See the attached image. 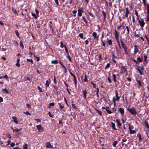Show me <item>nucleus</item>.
<instances>
[{
  "label": "nucleus",
  "mask_w": 149,
  "mask_h": 149,
  "mask_svg": "<svg viewBox=\"0 0 149 149\" xmlns=\"http://www.w3.org/2000/svg\"><path fill=\"white\" fill-rule=\"evenodd\" d=\"M95 110L97 111V112L100 115V116H101L102 115V112L96 109H95Z\"/></svg>",
  "instance_id": "f3484780"
},
{
  "label": "nucleus",
  "mask_w": 149,
  "mask_h": 149,
  "mask_svg": "<svg viewBox=\"0 0 149 149\" xmlns=\"http://www.w3.org/2000/svg\"><path fill=\"white\" fill-rule=\"evenodd\" d=\"M2 77H3V78L6 79H8V76L6 75H5L4 76H2Z\"/></svg>",
  "instance_id": "a19ab883"
},
{
  "label": "nucleus",
  "mask_w": 149,
  "mask_h": 149,
  "mask_svg": "<svg viewBox=\"0 0 149 149\" xmlns=\"http://www.w3.org/2000/svg\"><path fill=\"white\" fill-rule=\"evenodd\" d=\"M113 77V81L116 82V75L115 74H113L112 75Z\"/></svg>",
  "instance_id": "a878e982"
},
{
  "label": "nucleus",
  "mask_w": 149,
  "mask_h": 149,
  "mask_svg": "<svg viewBox=\"0 0 149 149\" xmlns=\"http://www.w3.org/2000/svg\"><path fill=\"white\" fill-rule=\"evenodd\" d=\"M107 79L110 83H111L112 81H111V79L109 77H108Z\"/></svg>",
  "instance_id": "603ef678"
},
{
  "label": "nucleus",
  "mask_w": 149,
  "mask_h": 149,
  "mask_svg": "<svg viewBox=\"0 0 149 149\" xmlns=\"http://www.w3.org/2000/svg\"><path fill=\"white\" fill-rule=\"evenodd\" d=\"M137 61L139 62H142L143 59L139 57L137 58Z\"/></svg>",
  "instance_id": "b1692460"
},
{
  "label": "nucleus",
  "mask_w": 149,
  "mask_h": 149,
  "mask_svg": "<svg viewBox=\"0 0 149 149\" xmlns=\"http://www.w3.org/2000/svg\"><path fill=\"white\" fill-rule=\"evenodd\" d=\"M12 11L15 14L17 13V11L15 9H14L13 8H12Z\"/></svg>",
  "instance_id": "49530a36"
},
{
  "label": "nucleus",
  "mask_w": 149,
  "mask_h": 149,
  "mask_svg": "<svg viewBox=\"0 0 149 149\" xmlns=\"http://www.w3.org/2000/svg\"><path fill=\"white\" fill-rule=\"evenodd\" d=\"M52 63L56 64V60H53L52 61Z\"/></svg>",
  "instance_id": "0e129e2a"
},
{
  "label": "nucleus",
  "mask_w": 149,
  "mask_h": 149,
  "mask_svg": "<svg viewBox=\"0 0 149 149\" xmlns=\"http://www.w3.org/2000/svg\"><path fill=\"white\" fill-rule=\"evenodd\" d=\"M38 89L39 90L40 92H42V88L39 86H38Z\"/></svg>",
  "instance_id": "37998d69"
},
{
  "label": "nucleus",
  "mask_w": 149,
  "mask_h": 149,
  "mask_svg": "<svg viewBox=\"0 0 149 149\" xmlns=\"http://www.w3.org/2000/svg\"><path fill=\"white\" fill-rule=\"evenodd\" d=\"M114 35L116 39L119 38V33H118L116 30L115 31Z\"/></svg>",
  "instance_id": "1a4fd4ad"
},
{
  "label": "nucleus",
  "mask_w": 149,
  "mask_h": 149,
  "mask_svg": "<svg viewBox=\"0 0 149 149\" xmlns=\"http://www.w3.org/2000/svg\"><path fill=\"white\" fill-rule=\"evenodd\" d=\"M107 41L109 44V46H110L112 45V41L111 40L109 39L108 38H107Z\"/></svg>",
  "instance_id": "ddd939ff"
},
{
  "label": "nucleus",
  "mask_w": 149,
  "mask_h": 149,
  "mask_svg": "<svg viewBox=\"0 0 149 149\" xmlns=\"http://www.w3.org/2000/svg\"><path fill=\"white\" fill-rule=\"evenodd\" d=\"M49 82L48 80H47L46 81L45 85L47 86V87H49Z\"/></svg>",
  "instance_id": "473e14b6"
},
{
  "label": "nucleus",
  "mask_w": 149,
  "mask_h": 149,
  "mask_svg": "<svg viewBox=\"0 0 149 149\" xmlns=\"http://www.w3.org/2000/svg\"><path fill=\"white\" fill-rule=\"evenodd\" d=\"M26 106L28 108H31V106L29 104H26Z\"/></svg>",
  "instance_id": "5fc2aeb1"
},
{
  "label": "nucleus",
  "mask_w": 149,
  "mask_h": 149,
  "mask_svg": "<svg viewBox=\"0 0 149 149\" xmlns=\"http://www.w3.org/2000/svg\"><path fill=\"white\" fill-rule=\"evenodd\" d=\"M87 92L86 91H83V94L84 96V98L86 99V98Z\"/></svg>",
  "instance_id": "5701e85b"
},
{
  "label": "nucleus",
  "mask_w": 149,
  "mask_h": 149,
  "mask_svg": "<svg viewBox=\"0 0 149 149\" xmlns=\"http://www.w3.org/2000/svg\"><path fill=\"white\" fill-rule=\"evenodd\" d=\"M61 48H63V47H64L65 48V47H66L65 46V45H63V42L61 41Z\"/></svg>",
  "instance_id": "e433bc0d"
},
{
  "label": "nucleus",
  "mask_w": 149,
  "mask_h": 149,
  "mask_svg": "<svg viewBox=\"0 0 149 149\" xmlns=\"http://www.w3.org/2000/svg\"><path fill=\"white\" fill-rule=\"evenodd\" d=\"M106 110L109 114H111L112 113V112L111 111L110 109H109V107H106Z\"/></svg>",
  "instance_id": "6e6552de"
},
{
  "label": "nucleus",
  "mask_w": 149,
  "mask_h": 149,
  "mask_svg": "<svg viewBox=\"0 0 149 149\" xmlns=\"http://www.w3.org/2000/svg\"><path fill=\"white\" fill-rule=\"evenodd\" d=\"M134 12L135 13V14H136V16L138 17V12H137V11L136 10H134Z\"/></svg>",
  "instance_id": "052dcab7"
},
{
  "label": "nucleus",
  "mask_w": 149,
  "mask_h": 149,
  "mask_svg": "<svg viewBox=\"0 0 149 149\" xmlns=\"http://www.w3.org/2000/svg\"><path fill=\"white\" fill-rule=\"evenodd\" d=\"M111 124L112 125L111 127L112 128L113 130H116V128L115 127V123H113V122H111Z\"/></svg>",
  "instance_id": "412c9836"
},
{
  "label": "nucleus",
  "mask_w": 149,
  "mask_h": 149,
  "mask_svg": "<svg viewBox=\"0 0 149 149\" xmlns=\"http://www.w3.org/2000/svg\"><path fill=\"white\" fill-rule=\"evenodd\" d=\"M115 94H116V100L117 101H118L119 100V99H120V97H118V93L116 92V93H115Z\"/></svg>",
  "instance_id": "a211bd4d"
},
{
  "label": "nucleus",
  "mask_w": 149,
  "mask_h": 149,
  "mask_svg": "<svg viewBox=\"0 0 149 149\" xmlns=\"http://www.w3.org/2000/svg\"><path fill=\"white\" fill-rule=\"evenodd\" d=\"M99 57L100 59L101 60H102L103 59L102 58V55L100 54L99 55Z\"/></svg>",
  "instance_id": "69168bd1"
},
{
  "label": "nucleus",
  "mask_w": 149,
  "mask_h": 149,
  "mask_svg": "<svg viewBox=\"0 0 149 149\" xmlns=\"http://www.w3.org/2000/svg\"><path fill=\"white\" fill-rule=\"evenodd\" d=\"M143 58H144V61L145 62L146 61L147 58L146 56V55H144L143 56Z\"/></svg>",
  "instance_id": "c03bdc74"
},
{
  "label": "nucleus",
  "mask_w": 149,
  "mask_h": 149,
  "mask_svg": "<svg viewBox=\"0 0 149 149\" xmlns=\"http://www.w3.org/2000/svg\"><path fill=\"white\" fill-rule=\"evenodd\" d=\"M19 45L22 48V49H23L24 48V46L22 43V41H21L20 42Z\"/></svg>",
  "instance_id": "72a5a7b5"
},
{
  "label": "nucleus",
  "mask_w": 149,
  "mask_h": 149,
  "mask_svg": "<svg viewBox=\"0 0 149 149\" xmlns=\"http://www.w3.org/2000/svg\"><path fill=\"white\" fill-rule=\"evenodd\" d=\"M120 68H121V73H125V72L126 71L127 68L125 66H123L122 65L120 66Z\"/></svg>",
  "instance_id": "20e7f679"
},
{
  "label": "nucleus",
  "mask_w": 149,
  "mask_h": 149,
  "mask_svg": "<svg viewBox=\"0 0 149 149\" xmlns=\"http://www.w3.org/2000/svg\"><path fill=\"white\" fill-rule=\"evenodd\" d=\"M10 146L11 147H13L14 146H15V143H13V142L11 143H10Z\"/></svg>",
  "instance_id": "ea45409f"
},
{
  "label": "nucleus",
  "mask_w": 149,
  "mask_h": 149,
  "mask_svg": "<svg viewBox=\"0 0 149 149\" xmlns=\"http://www.w3.org/2000/svg\"><path fill=\"white\" fill-rule=\"evenodd\" d=\"M126 29H127V34L128 35L129 33V27L128 26H126Z\"/></svg>",
  "instance_id": "f704fd0d"
},
{
  "label": "nucleus",
  "mask_w": 149,
  "mask_h": 149,
  "mask_svg": "<svg viewBox=\"0 0 149 149\" xmlns=\"http://www.w3.org/2000/svg\"><path fill=\"white\" fill-rule=\"evenodd\" d=\"M129 130L130 134H134L136 133V131L135 130H130V128H129Z\"/></svg>",
  "instance_id": "393cba45"
},
{
  "label": "nucleus",
  "mask_w": 149,
  "mask_h": 149,
  "mask_svg": "<svg viewBox=\"0 0 149 149\" xmlns=\"http://www.w3.org/2000/svg\"><path fill=\"white\" fill-rule=\"evenodd\" d=\"M96 89H97V91H96V94L97 95V97L98 98L99 97V95H98V93H99V88H97Z\"/></svg>",
  "instance_id": "bb28decb"
},
{
  "label": "nucleus",
  "mask_w": 149,
  "mask_h": 149,
  "mask_svg": "<svg viewBox=\"0 0 149 149\" xmlns=\"http://www.w3.org/2000/svg\"><path fill=\"white\" fill-rule=\"evenodd\" d=\"M27 146L28 144H24L23 146V149H28Z\"/></svg>",
  "instance_id": "c756f323"
},
{
  "label": "nucleus",
  "mask_w": 149,
  "mask_h": 149,
  "mask_svg": "<svg viewBox=\"0 0 149 149\" xmlns=\"http://www.w3.org/2000/svg\"><path fill=\"white\" fill-rule=\"evenodd\" d=\"M36 127L39 132H41L43 131V129L40 125H37Z\"/></svg>",
  "instance_id": "39448f33"
},
{
  "label": "nucleus",
  "mask_w": 149,
  "mask_h": 149,
  "mask_svg": "<svg viewBox=\"0 0 149 149\" xmlns=\"http://www.w3.org/2000/svg\"><path fill=\"white\" fill-rule=\"evenodd\" d=\"M118 143V142L117 141H114L112 144L113 146L114 147H116V145Z\"/></svg>",
  "instance_id": "aec40b11"
},
{
  "label": "nucleus",
  "mask_w": 149,
  "mask_h": 149,
  "mask_svg": "<svg viewBox=\"0 0 149 149\" xmlns=\"http://www.w3.org/2000/svg\"><path fill=\"white\" fill-rule=\"evenodd\" d=\"M35 11H36V15H38L39 14V13L38 11V10H37V9H36Z\"/></svg>",
  "instance_id": "e2e57ef3"
},
{
  "label": "nucleus",
  "mask_w": 149,
  "mask_h": 149,
  "mask_svg": "<svg viewBox=\"0 0 149 149\" xmlns=\"http://www.w3.org/2000/svg\"><path fill=\"white\" fill-rule=\"evenodd\" d=\"M133 128L132 126L130 125L129 127V128H130V130H132V129Z\"/></svg>",
  "instance_id": "338daca9"
},
{
  "label": "nucleus",
  "mask_w": 149,
  "mask_h": 149,
  "mask_svg": "<svg viewBox=\"0 0 149 149\" xmlns=\"http://www.w3.org/2000/svg\"><path fill=\"white\" fill-rule=\"evenodd\" d=\"M72 108H73L74 109H76V108H77L76 107V106L74 104H72Z\"/></svg>",
  "instance_id": "09e8293b"
},
{
  "label": "nucleus",
  "mask_w": 149,
  "mask_h": 149,
  "mask_svg": "<svg viewBox=\"0 0 149 149\" xmlns=\"http://www.w3.org/2000/svg\"><path fill=\"white\" fill-rule=\"evenodd\" d=\"M48 113H49V116H50V117H52V118H53V117L54 115H51L50 112H49Z\"/></svg>",
  "instance_id": "6e6d98bb"
},
{
  "label": "nucleus",
  "mask_w": 149,
  "mask_h": 149,
  "mask_svg": "<svg viewBox=\"0 0 149 149\" xmlns=\"http://www.w3.org/2000/svg\"><path fill=\"white\" fill-rule=\"evenodd\" d=\"M88 13L89 14V15L91 16L92 17H94V16L93 15V14L92 13H91V12H89Z\"/></svg>",
  "instance_id": "4d7b16f0"
},
{
  "label": "nucleus",
  "mask_w": 149,
  "mask_h": 149,
  "mask_svg": "<svg viewBox=\"0 0 149 149\" xmlns=\"http://www.w3.org/2000/svg\"><path fill=\"white\" fill-rule=\"evenodd\" d=\"M54 105V102L50 103L49 104L48 107L49 108H50L51 106H53Z\"/></svg>",
  "instance_id": "cd10ccee"
},
{
  "label": "nucleus",
  "mask_w": 149,
  "mask_h": 149,
  "mask_svg": "<svg viewBox=\"0 0 149 149\" xmlns=\"http://www.w3.org/2000/svg\"><path fill=\"white\" fill-rule=\"evenodd\" d=\"M116 122L117 123L118 125V126H121L122 125L120 123L119 121L118 120V119H117L116 120Z\"/></svg>",
  "instance_id": "c85d7f7f"
},
{
  "label": "nucleus",
  "mask_w": 149,
  "mask_h": 149,
  "mask_svg": "<svg viewBox=\"0 0 149 149\" xmlns=\"http://www.w3.org/2000/svg\"><path fill=\"white\" fill-rule=\"evenodd\" d=\"M126 12L125 14V16L126 17H127L128 16V15L129 13V12L128 10V8H126Z\"/></svg>",
  "instance_id": "f8f14e48"
},
{
  "label": "nucleus",
  "mask_w": 149,
  "mask_h": 149,
  "mask_svg": "<svg viewBox=\"0 0 149 149\" xmlns=\"http://www.w3.org/2000/svg\"><path fill=\"white\" fill-rule=\"evenodd\" d=\"M92 35L95 38H99V35H97V33L95 32L93 33Z\"/></svg>",
  "instance_id": "9b49d317"
},
{
  "label": "nucleus",
  "mask_w": 149,
  "mask_h": 149,
  "mask_svg": "<svg viewBox=\"0 0 149 149\" xmlns=\"http://www.w3.org/2000/svg\"><path fill=\"white\" fill-rule=\"evenodd\" d=\"M68 57L69 59V60L70 61H71V57H70V56L69 55H68Z\"/></svg>",
  "instance_id": "680f3d73"
},
{
  "label": "nucleus",
  "mask_w": 149,
  "mask_h": 149,
  "mask_svg": "<svg viewBox=\"0 0 149 149\" xmlns=\"http://www.w3.org/2000/svg\"><path fill=\"white\" fill-rule=\"evenodd\" d=\"M46 147L49 148H52L53 147L51 145L50 143L48 142L46 143Z\"/></svg>",
  "instance_id": "4468645a"
},
{
  "label": "nucleus",
  "mask_w": 149,
  "mask_h": 149,
  "mask_svg": "<svg viewBox=\"0 0 149 149\" xmlns=\"http://www.w3.org/2000/svg\"><path fill=\"white\" fill-rule=\"evenodd\" d=\"M119 111L120 112L122 115H123L124 113V109L122 108H119Z\"/></svg>",
  "instance_id": "2eb2a0df"
},
{
  "label": "nucleus",
  "mask_w": 149,
  "mask_h": 149,
  "mask_svg": "<svg viewBox=\"0 0 149 149\" xmlns=\"http://www.w3.org/2000/svg\"><path fill=\"white\" fill-rule=\"evenodd\" d=\"M121 44L122 45V47L124 49L127 48L126 45L123 43L122 40L121 41Z\"/></svg>",
  "instance_id": "6ab92c4d"
},
{
  "label": "nucleus",
  "mask_w": 149,
  "mask_h": 149,
  "mask_svg": "<svg viewBox=\"0 0 149 149\" xmlns=\"http://www.w3.org/2000/svg\"><path fill=\"white\" fill-rule=\"evenodd\" d=\"M101 41H102V45L104 46V47H105V43H104V41H103V40H101Z\"/></svg>",
  "instance_id": "a18cd8bd"
},
{
  "label": "nucleus",
  "mask_w": 149,
  "mask_h": 149,
  "mask_svg": "<svg viewBox=\"0 0 149 149\" xmlns=\"http://www.w3.org/2000/svg\"><path fill=\"white\" fill-rule=\"evenodd\" d=\"M136 69L138 71L140 75H142V71L143 70V68L141 67H137L136 68Z\"/></svg>",
  "instance_id": "423d86ee"
},
{
  "label": "nucleus",
  "mask_w": 149,
  "mask_h": 149,
  "mask_svg": "<svg viewBox=\"0 0 149 149\" xmlns=\"http://www.w3.org/2000/svg\"><path fill=\"white\" fill-rule=\"evenodd\" d=\"M127 110L130 112L131 114L133 115H136V114L137 113L136 109L134 107H132L130 109L128 108Z\"/></svg>",
  "instance_id": "f257e3e1"
},
{
  "label": "nucleus",
  "mask_w": 149,
  "mask_h": 149,
  "mask_svg": "<svg viewBox=\"0 0 149 149\" xmlns=\"http://www.w3.org/2000/svg\"><path fill=\"white\" fill-rule=\"evenodd\" d=\"M134 54H136L137 53L139 52V49L137 48V46L136 45H135L134 46Z\"/></svg>",
  "instance_id": "0eeeda50"
},
{
  "label": "nucleus",
  "mask_w": 149,
  "mask_h": 149,
  "mask_svg": "<svg viewBox=\"0 0 149 149\" xmlns=\"http://www.w3.org/2000/svg\"><path fill=\"white\" fill-rule=\"evenodd\" d=\"M16 65L18 67H19L20 66V64L19 63V62H17V63L16 64Z\"/></svg>",
  "instance_id": "3c124183"
},
{
  "label": "nucleus",
  "mask_w": 149,
  "mask_h": 149,
  "mask_svg": "<svg viewBox=\"0 0 149 149\" xmlns=\"http://www.w3.org/2000/svg\"><path fill=\"white\" fill-rule=\"evenodd\" d=\"M12 119H13V121L16 124L18 123V121H17V118L15 116L12 117Z\"/></svg>",
  "instance_id": "9d476101"
},
{
  "label": "nucleus",
  "mask_w": 149,
  "mask_h": 149,
  "mask_svg": "<svg viewBox=\"0 0 149 149\" xmlns=\"http://www.w3.org/2000/svg\"><path fill=\"white\" fill-rule=\"evenodd\" d=\"M31 15H32L33 17H34L35 19H37V18L38 16H37L35 13H31Z\"/></svg>",
  "instance_id": "2f4dec72"
},
{
  "label": "nucleus",
  "mask_w": 149,
  "mask_h": 149,
  "mask_svg": "<svg viewBox=\"0 0 149 149\" xmlns=\"http://www.w3.org/2000/svg\"><path fill=\"white\" fill-rule=\"evenodd\" d=\"M91 84H92L93 87L94 88H95L96 87V84L93 82H91Z\"/></svg>",
  "instance_id": "de8ad7c7"
},
{
  "label": "nucleus",
  "mask_w": 149,
  "mask_h": 149,
  "mask_svg": "<svg viewBox=\"0 0 149 149\" xmlns=\"http://www.w3.org/2000/svg\"><path fill=\"white\" fill-rule=\"evenodd\" d=\"M15 33H16V35L17 37H19V33L18 32V31H17V30L15 31Z\"/></svg>",
  "instance_id": "58836bf2"
},
{
  "label": "nucleus",
  "mask_w": 149,
  "mask_h": 149,
  "mask_svg": "<svg viewBox=\"0 0 149 149\" xmlns=\"http://www.w3.org/2000/svg\"><path fill=\"white\" fill-rule=\"evenodd\" d=\"M26 60L27 61H29V62H31V63H33V61L32 59H29L28 58H27L26 59Z\"/></svg>",
  "instance_id": "c9c22d12"
},
{
  "label": "nucleus",
  "mask_w": 149,
  "mask_h": 149,
  "mask_svg": "<svg viewBox=\"0 0 149 149\" xmlns=\"http://www.w3.org/2000/svg\"><path fill=\"white\" fill-rule=\"evenodd\" d=\"M24 114H26V115H28V114L29 115H31V113H29L28 111H27L26 112H24Z\"/></svg>",
  "instance_id": "864d4df0"
},
{
  "label": "nucleus",
  "mask_w": 149,
  "mask_h": 149,
  "mask_svg": "<svg viewBox=\"0 0 149 149\" xmlns=\"http://www.w3.org/2000/svg\"><path fill=\"white\" fill-rule=\"evenodd\" d=\"M138 22L141 28H143L144 27L145 23L143 19L138 18Z\"/></svg>",
  "instance_id": "f03ea898"
},
{
  "label": "nucleus",
  "mask_w": 149,
  "mask_h": 149,
  "mask_svg": "<svg viewBox=\"0 0 149 149\" xmlns=\"http://www.w3.org/2000/svg\"><path fill=\"white\" fill-rule=\"evenodd\" d=\"M79 36L81 38H82L83 37V35L81 33L79 34Z\"/></svg>",
  "instance_id": "13d9d810"
},
{
  "label": "nucleus",
  "mask_w": 149,
  "mask_h": 149,
  "mask_svg": "<svg viewBox=\"0 0 149 149\" xmlns=\"http://www.w3.org/2000/svg\"><path fill=\"white\" fill-rule=\"evenodd\" d=\"M3 101V99L2 97H0V102H1Z\"/></svg>",
  "instance_id": "774afa93"
},
{
  "label": "nucleus",
  "mask_w": 149,
  "mask_h": 149,
  "mask_svg": "<svg viewBox=\"0 0 149 149\" xmlns=\"http://www.w3.org/2000/svg\"><path fill=\"white\" fill-rule=\"evenodd\" d=\"M144 124L146 126V127L149 129V125L148 124V122L145 121L144 122Z\"/></svg>",
  "instance_id": "4be33fe9"
},
{
  "label": "nucleus",
  "mask_w": 149,
  "mask_h": 149,
  "mask_svg": "<svg viewBox=\"0 0 149 149\" xmlns=\"http://www.w3.org/2000/svg\"><path fill=\"white\" fill-rule=\"evenodd\" d=\"M116 39L117 40V42L118 43V45H120V42H119V38H116Z\"/></svg>",
  "instance_id": "bf43d9fd"
},
{
  "label": "nucleus",
  "mask_w": 149,
  "mask_h": 149,
  "mask_svg": "<svg viewBox=\"0 0 149 149\" xmlns=\"http://www.w3.org/2000/svg\"><path fill=\"white\" fill-rule=\"evenodd\" d=\"M102 13L103 15L104 18L103 20V21L104 20L105 21L106 20V12L104 11H102Z\"/></svg>",
  "instance_id": "dca6fc26"
},
{
  "label": "nucleus",
  "mask_w": 149,
  "mask_h": 149,
  "mask_svg": "<svg viewBox=\"0 0 149 149\" xmlns=\"http://www.w3.org/2000/svg\"><path fill=\"white\" fill-rule=\"evenodd\" d=\"M110 65V64L109 63H107V64L105 66V68L106 69H107L109 67V66Z\"/></svg>",
  "instance_id": "4c0bfd02"
},
{
  "label": "nucleus",
  "mask_w": 149,
  "mask_h": 149,
  "mask_svg": "<svg viewBox=\"0 0 149 149\" xmlns=\"http://www.w3.org/2000/svg\"><path fill=\"white\" fill-rule=\"evenodd\" d=\"M84 81L85 82H87L88 81V80H87V77H86V75H85V76L84 79Z\"/></svg>",
  "instance_id": "79ce46f5"
},
{
  "label": "nucleus",
  "mask_w": 149,
  "mask_h": 149,
  "mask_svg": "<svg viewBox=\"0 0 149 149\" xmlns=\"http://www.w3.org/2000/svg\"><path fill=\"white\" fill-rule=\"evenodd\" d=\"M3 91H4V93H6L7 94L8 93V91L7 90V89L5 88L4 89H3L2 90Z\"/></svg>",
  "instance_id": "7c9ffc66"
},
{
  "label": "nucleus",
  "mask_w": 149,
  "mask_h": 149,
  "mask_svg": "<svg viewBox=\"0 0 149 149\" xmlns=\"http://www.w3.org/2000/svg\"><path fill=\"white\" fill-rule=\"evenodd\" d=\"M78 11V16L80 17L82 16V13H83V8H79L77 10Z\"/></svg>",
  "instance_id": "7ed1b4c3"
},
{
  "label": "nucleus",
  "mask_w": 149,
  "mask_h": 149,
  "mask_svg": "<svg viewBox=\"0 0 149 149\" xmlns=\"http://www.w3.org/2000/svg\"><path fill=\"white\" fill-rule=\"evenodd\" d=\"M65 52H66V53L68 55L69 54L68 52V49H67L66 47H65Z\"/></svg>",
  "instance_id": "8fccbe9b"
}]
</instances>
